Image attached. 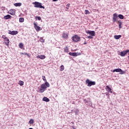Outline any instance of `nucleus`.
<instances>
[{
    "mask_svg": "<svg viewBox=\"0 0 129 129\" xmlns=\"http://www.w3.org/2000/svg\"><path fill=\"white\" fill-rule=\"evenodd\" d=\"M125 73V72L121 70V71H120L119 74L122 75V74H124Z\"/></svg>",
    "mask_w": 129,
    "mask_h": 129,
    "instance_id": "obj_34",
    "label": "nucleus"
},
{
    "mask_svg": "<svg viewBox=\"0 0 129 129\" xmlns=\"http://www.w3.org/2000/svg\"><path fill=\"white\" fill-rule=\"evenodd\" d=\"M32 5H34V8L45 9V7L44 6H42V3H39L38 2H33L32 3Z\"/></svg>",
    "mask_w": 129,
    "mask_h": 129,
    "instance_id": "obj_2",
    "label": "nucleus"
},
{
    "mask_svg": "<svg viewBox=\"0 0 129 129\" xmlns=\"http://www.w3.org/2000/svg\"><path fill=\"white\" fill-rule=\"evenodd\" d=\"M47 87H50V84H49L46 81L45 82V84H43L41 85L39 92H40V93H43Z\"/></svg>",
    "mask_w": 129,
    "mask_h": 129,
    "instance_id": "obj_1",
    "label": "nucleus"
},
{
    "mask_svg": "<svg viewBox=\"0 0 129 129\" xmlns=\"http://www.w3.org/2000/svg\"><path fill=\"white\" fill-rule=\"evenodd\" d=\"M64 53H68L69 52V49H68V47L66 46L63 48Z\"/></svg>",
    "mask_w": 129,
    "mask_h": 129,
    "instance_id": "obj_20",
    "label": "nucleus"
},
{
    "mask_svg": "<svg viewBox=\"0 0 129 129\" xmlns=\"http://www.w3.org/2000/svg\"><path fill=\"white\" fill-rule=\"evenodd\" d=\"M85 15H88V14H90L89 11H88V10H85Z\"/></svg>",
    "mask_w": 129,
    "mask_h": 129,
    "instance_id": "obj_33",
    "label": "nucleus"
},
{
    "mask_svg": "<svg viewBox=\"0 0 129 129\" xmlns=\"http://www.w3.org/2000/svg\"><path fill=\"white\" fill-rule=\"evenodd\" d=\"M69 54L70 56H74V57L78 56L77 52H70Z\"/></svg>",
    "mask_w": 129,
    "mask_h": 129,
    "instance_id": "obj_13",
    "label": "nucleus"
},
{
    "mask_svg": "<svg viewBox=\"0 0 129 129\" xmlns=\"http://www.w3.org/2000/svg\"><path fill=\"white\" fill-rule=\"evenodd\" d=\"M34 28H35L36 31H37V32H39V31H41L42 30V28H41V27H40V26H38L36 22H34Z\"/></svg>",
    "mask_w": 129,
    "mask_h": 129,
    "instance_id": "obj_6",
    "label": "nucleus"
},
{
    "mask_svg": "<svg viewBox=\"0 0 129 129\" xmlns=\"http://www.w3.org/2000/svg\"><path fill=\"white\" fill-rule=\"evenodd\" d=\"M86 83L88 84L87 86L88 87L92 86V85H95V84H96L95 82L90 81L89 79H87L86 80Z\"/></svg>",
    "mask_w": 129,
    "mask_h": 129,
    "instance_id": "obj_4",
    "label": "nucleus"
},
{
    "mask_svg": "<svg viewBox=\"0 0 129 129\" xmlns=\"http://www.w3.org/2000/svg\"><path fill=\"white\" fill-rule=\"evenodd\" d=\"M34 120L33 119H30L29 121V123H30V124H34Z\"/></svg>",
    "mask_w": 129,
    "mask_h": 129,
    "instance_id": "obj_25",
    "label": "nucleus"
},
{
    "mask_svg": "<svg viewBox=\"0 0 129 129\" xmlns=\"http://www.w3.org/2000/svg\"><path fill=\"white\" fill-rule=\"evenodd\" d=\"M11 18H12V16L10 15H7L4 17L5 20H9V19H11Z\"/></svg>",
    "mask_w": 129,
    "mask_h": 129,
    "instance_id": "obj_17",
    "label": "nucleus"
},
{
    "mask_svg": "<svg viewBox=\"0 0 129 129\" xmlns=\"http://www.w3.org/2000/svg\"><path fill=\"white\" fill-rule=\"evenodd\" d=\"M120 71H121V69H115L113 70V72H120Z\"/></svg>",
    "mask_w": 129,
    "mask_h": 129,
    "instance_id": "obj_22",
    "label": "nucleus"
},
{
    "mask_svg": "<svg viewBox=\"0 0 129 129\" xmlns=\"http://www.w3.org/2000/svg\"><path fill=\"white\" fill-rule=\"evenodd\" d=\"M88 39H93V36H88Z\"/></svg>",
    "mask_w": 129,
    "mask_h": 129,
    "instance_id": "obj_36",
    "label": "nucleus"
},
{
    "mask_svg": "<svg viewBox=\"0 0 129 129\" xmlns=\"http://www.w3.org/2000/svg\"><path fill=\"white\" fill-rule=\"evenodd\" d=\"M43 101H45L46 102H49L50 101V99L48 98L47 97H44L42 99Z\"/></svg>",
    "mask_w": 129,
    "mask_h": 129,
    "instance_id": "obj_16",
    "label": "nucleus"
},
{
    "mask_svg": "<svg viewBox=\"0 0 129 129\" xmlns=\"http://www.w3.org/2000/svg\"><path fill=\"white\" fill-rule=\"evenodd\" d=\"M86 44H87V43L86 42L84 43V45H86Z\"/></svg>",
    "mask_w": 129,
    "mask_h": 129,
    "instance_id": "obj_41",
    "label": "nucleus"
},
{
    "mask_svg": "<svg viewBox=\"0 0 129 129\" xmlns=\"http://www.w3.org/2000/svg\"><path fill=\"white\" fill-rule=\"evenodd\" d=\"M14 6L15 7H21V6H22V3H16L14 4Z\"/></svg>",
    "mask_w": 129,
    "mask_h": 129,
    "instance_id": "obj_24",
    "label": "nucleus"
},
{
    "mask_svg": "<svg viewBox=\"0 0 129 129\" xmlns=\"http://www.w3.org/2000/svg\"><path fill=\"white\" fill-rule=\"evenodd\" d=\"M40 41H41L42 43H45V40H44V39H43V38H40Z\"/></svg>",
    "mask_w": 129,
    "mask_h": 129,
    "instance_id": "obj_35",
    "label": "nucleus"
},
{
    "mask_svg": "<svg viewBox=\"0 0 129 129\" xmlns=\"http://www.w3.org/2000/svg\"><path fill=\"white\" fill-rule=\"evenodd\" d=\"M114 39H115V40H119V39H120V38H121V35H114Z\"/></svg>",
    "mask_w": 129,
    "mask_h": 129,
    "instance_id": "obj_18",
    "label": "nucleus"
},
{
    "mask_svg": "<svg viewBox=\"0 0 129 129\" xmlns=\"http://www.w3.org/2000/svg\"><path fill=\"white\" fill-rule=\"evenodd\" d=\"M35 20H38V21H41V18L40 16H36L35 17Z\"/></svg>",
    "mask_w": 129,
    "mask_h": 129,
    "instance_id": "obj_29",
    "label": "nucleus"
},
{
    "mask_svg": "<svg viewBox=\"0 0 129 129\" xmlns=\"http://www.w3.org/2000/svg\"><path fill=\"white\" fill-rule=\"evenodd\" d=\"M128 52H129V50H124L123 51H121L120 52V55L121 56V57H124V56H125L126 54L128 53Z\"/></svg>",
    "mask_w": 129,
    "mask_h": 129,
    "instance_id": "obj_7",
    "label": "nucleus"
},
{
    "mask_svg": "<svg viewBox=\"0 0 129 129\" xmlns=\"http://www.w3.org/2000/svg\"><path fill=\"white\" fill-rule=\"evenodd\" d=\"M60 71H64V66L62 65L60 67Z\"/></svg>",
    "mask_w": 129,
    "mask_h": 129,
    "instance_id": "obj_30",
    "label": "nucleus"
},
{
    "mask_svg": "<svg viewBox=\"0 0 129 129\" xmlns=\"http://www.w3.org/2000/svg\"><path fill=\"white\" fill-rule=\"evenodd\" d=\"M26 55H27V56H28V57H29V58H30V55H29V54L27 53V54H26Z\"/></svg>",
    "mask_w": 129,
    "mask_h": 129,
    "instance_id": "obj_38",
    "label": "nucleus"
},
{
    "mask_svg": "<svg viewBox=\"0 0 129 129\" xmlns=\"http://www.w3.org/2000/svg\"><path fill=\"white\" fill-rule=\"evenodd\" d=\"M37 58H38V59H41V60H43V59L46 58V56L44 55H38L37 56Z\"/></svg>",
    "mask_w": 129,
    "mask_h": 129,
    "instance_id": "obj_14",
    "label": "nucleus"
},
{
    "mask_svg": "<svg viewBox=\"0 0 129 129\" xmlns=\"http://www.w3.org/2000/svg\"><path fill=\"white\" fill-rule=\"evenodd\" d=\"M62 38L67 39V38H68V34L63 32L62 34Z\"/></svg>",
    "mask_w": 129,
    "mask_h": 129,
    "instance_id": "obj_19",
    "label": "nucleus"
},
{
    "mask_svg": "<svg viewBox=\"0 0 129 129\" xmlns=\"http://www.w3.org/2000/svg\"><path fill=\"white\" fill-rule=\"evenodd\" d=\"M19 84L20 85V86H23V85H24V81H19Z\"/></svg>",
    "mask_w": 129,
    "mask_h": 129,
    "instance_id": "obj_27",
    "label": "nucleus"
},
{
    "mask_svg": "<svg viewBox=\"0 0 129 129\" xmlns=\"http://www.w3.org/2000/svg\"><path fill=\"white\" fill-rule=\"evenodd\" d=\"M87 34H89L90 36H95V31H90L89 30L88 31H86Z\"/></svg>",
    "mask_w": 129,
    "mask_h": 129,
    "instance_id": "obj_9",
    "label": "nucleus"
},
{
    "mask_svg": "<svg viewBox=\"0 0 129 129\" xmlns=\"http://www.w3.org/2000/svg\"><path fill=\"white\" fill-rule=\"evenodd\" d=\"M80 39H81L80 37H79L77 35H75L73 36V37H72L73 41L76 42L80 41Z\"/></svg>",
    "mask_w": 129,
    "mask_h": 129,
    "instance_id": "obj_5",
    "label": "nucleus"
},
{
    "mask_svg": "<svg viewBox=\"0 0 129 129\" xmlns=\"http://www.w3.org/2000/svg\"><path fill=\"white\" fill-rule=\"evenodd\" d=\"M117 14L116 13H114L113 15V23H115V22H117Z\"/></svg>",
    "mask_w": 129,
    "mask_h": 129,
    "instance_id": "obj_8",
    "label": "nucleus"
},
{
    "mask_svg": "<svg viewBox=\"0 0 129 129\" xmlns=\"http://www.w3.org/2000/svg\"><path fill=\"white\" fill-rule=\"evenodd\" d=\"M42 79L43 80V81H45V82H46V81H47V80L46 79V77L42 76Z\"/></svg>",
    "mask_w": 129,
    "mask_h": 129,
    "instance_id": "obj_32",
    "label": "nucleus"
},
{
    "mask_svg": "<svg viewBox=\"0 0 129 129\" xmlns=\"http://www.w3.org/2000/svg\"><path fill=\"white\" fill-rule=\"evenodd\" d=\"M9 34H10V35H12L13 36L18 35V31H11L9 30Z\"/></svg>",
    "mask_w": 129,
    "mask_h": 129,
    "instance_id": "obj_10",
    "label": "nucleus"
},
{
    "mask_svg": "<svg viewBox=\"0 0 129 129\" xmlns=\"http://www.w3.org/2000/svg\"><path fill=\"white\" fill-rule=\"evenodd\" d=\"M2 38L4 39V44L9 47V44H10V39H9V38L7 37L6 35H3Z\"/></svg>",
    "mask_w": 129,
    "mask_h": 129,
    "instance_id": "obj_3",
    "label": "nucleus"
},
{
    "mask_svg": "<svg viewBox=\"0 0 129 129\" xmlns=\"http://www.w3.org/2000/svg\"><path fill=\"white\" fill-rule=\"evenodd\" d=\"M84 102L85 103V104H87V105H92V103H91V101L90 100H87V99L84 100Z\"/></svg>",
    "mask_w": 129,
    "mask_h": 129,
    "instance_id": "obj_11",
    "label": "nucleus"
},
{
    "mask_svg": "<svg viewBox=\"0 0 129 129\" xmlns=\"http://www.w3.org/2000/svg\"><path fill=\"white\" fill-rule=\"evenodd\" d=\"M9 14L12 16H15V14H16V10L14 9L10 10L9 11Z\"/></svg>",
    "mask_w": 129,
    "mask_h": 129,
    "instance_id": "obj_12",
    "label": "nucleus"
},
{
    "mask_svg": "<svg viewBox=\"0 0 129 129\" xmlns=\"http://www.w3.org/2000/svg\"><path fill=\"white\" fill-rule=\"evenodd\" d=\"M53 2H58V0H52Z\"/></svg>",
    "mask_w": 129,
    "mask_h": 129,
    "instance_id": "obj_39",
    "label": "nucleus"
},
{
    "mask_svg": "<svg viewBox=\"0 0 129 129\" xmlns=\"http://www.w3.org/2000/svg\"><path fill=\"white\" fill-rule=\"evenodd\" d=\"M67 7H70V4H68Z\"/></svg>",
    "mask_w": 129,
    "mask_h": 129,
    "instance_id": "obj_40",
    "label": "nucleus"
},
{
    "mask_svg": "<svg viewBox=\"0 0 129 129\" xmlns=\"http://www.w3.org/2000/svg\"><path fill=\"white\" fill-rule=\"evenodd\" d=\"M117 23L118 24H119V28L121 29V25H122V23H121V21H120V20H119V21H118L117 22Z\"/></svg>",
    "mask_w": 129,
    "mask_h": 129,
    "instance_id": "obj_21",
    "label": "nucleus"
},
{
    "mask_svg": "<svg viewBox=\"0 0 129 129\" xmlns=\"http://www.w3.org/2000/svg\"><path fill=\"white\" fill-rule=\"evenodd\" d=\"M119 19H121V20H123V15L120 14L118 16Z\"/></svg>",
    "mask_w": 129,
    "mask_h": 129,
    "instance_id": "obj_28",
    "label": "nucleus"
},
{
    "mask_svg": "<svg viewBox=\"0 0 129 129\" xmlns=\"http://www.w3.org/2000/svg\"><path fill=\"white\" fill-rule=\"evenodd\" d=\"M19 47L20 49H23L24 48V44L20 43L19 45Z\"/></svg>",
    "mask_w": 129,
    "mask_h": 129,
    "instance_id": "obj_23",
    "label": "nucleus"
},
{
    "mask_svg": "<svg viewBox=\"0 0 129 129\" xmlns=\"http://www.w3.org/2000/svg\"><path fill=\"white\" fill-rule=\"evenodd\" d=\"M74 112L75 113L76 115H77V114H78V112H79V110L77 109L76 110L74 111Z\"/></svg>",
    "mask_w": 129,
    "mask_h": 129,
    "instance_id": "obj_31",
    "label": "nucleus"
},
{
    "mask_svg": "<svg viewBox=\"0 0 129 129\" xmlns=\"http://www.w3.org/2000/svg\"><path fill=\"white\" fill-rule=\"evenodd\" d=\"M24 21H25V19L23 18H20L19 19L20 23H24Z\"/></svg>",
    "mask_w": 129,
    "mask_h": 129,
    "instance_id": "obj_26",
    "label": "nucleus"
},
{
    "mask_svg": "<svg viewBox=\"0 0 129 129\" xmlns=\"http://www.w3.org/2000/svg\"><path fill=\"white\" fill-rule=\"evenodd\" d=\"M106 89H107V91L108 92H110V93H112V91L111 90V88H110V87H109V86H106Z\"/></svg>",
    "mask_w": 129,
    "mask_h": 129,
    "instance_id": "obj_15",
    "label": "nucleus"
},
{
    "mask_svg": "<svg viewBox=\"0 0 129 129\" xmlns=\"http://www.w3.org/2000/svg\"><path fill=\"white\" fill-rule=\"evenodd\" d=\"M21 55H28V53L27 52H24V53L21 52Z\"/></svg>",
    "mask_w": 129,
    "mask_h": 129,
    "instance_id": "obj_37",
    "label": "nucleus"
}]
</instances>
